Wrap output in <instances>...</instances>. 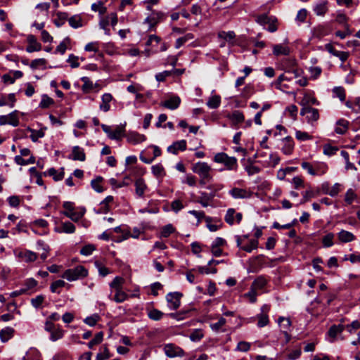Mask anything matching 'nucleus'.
Here are the masks:
<instances>
[{
  "instance_id": "1",
  "label": "nucleus",
  "mask_w": 360,
  "mask_h": 360,
  "mask_svg": "<svg viewBox=\"0 0 360 360\" xmlns=\"http://www.w3.org/2000/svg\"><path fill=\"white\" fill-rule=\"evenodd\" d=\"M88 276V270L83 266L79 265L72 269H68L62 275L63 278L69 281H74L86 278Z\"/></svg>"
},
{
  "instance_id": "2",
  "label": "nucleus",
  "mask_w": 360,
  "mask_h": 360,
  "mask_svg": "<svg viewBox=\"0 0 360 360\" xmlns=\"http://www.w3.org/2000/svg\"><path fill=\"white\" fill-rule=\"evenodd\" d=\"M217 163L223 164L228 170H236L238 160L235 157H230L225 153H218L213 158Z\"/></svg>"
},
{
  "instance_id": "3",
  "label": "nucleus",
  "mask_w": 360,
  "mask_h": 360,
  "mask_svg": "<svg viewBox=\"0 0 360 360\" xmlns=\"http://www.w3.org/2000/svg\"><path fill=\"white\" fill-rule=\"evenodd\" d=\"M212 167L205 162H198L192 166V171L204 179H212Z\"/></svg>"
},
{
  "instance_id": "4",
  "label": "nucleus",
  "mask_w": 360,
  "mask_h": 360,
  "mask_svg": "<svg viewBox=\"0 0 360 360\" xmlns=\"http://www.w3.org/2000/svg\"><path fill=\"white\" fill-rule=\"evenodd\" d=\"M300 115H305L309 123L316 122L319 118V110L310 106L303 107L300 111Z\"/></svg>"
},
{
  "instance_id": "5",
  "label": "nucleus",
  "mask_w": 360,
  "mask_h": 360,
  "mask_svg": "<svg viewBox=\"0 0 360 360\" xmlns=\"http://www.w3.org/2000/svg\"><path fill=\"white\" fill-rule=\"evenodd\" d=\"M182 294L179 292H169L166 295V300L171 309H177L181 304Z\"/></svg>"
},
{
  "instance_id": "6",
  "label": "nucleus",
  "mask_w": 360,
  "mask_h": 360,
  "mask_svg": "<svg viewBox=\"0 0 360 360\" xmlns=\"http://www.w3.org/2000/svg\"><path fill=\"white\" fill-rule=\"evenodd\" d=\"M164 352L167 356L169 358H174L177 356H183L184 355V350L174 345V344H167L164 346Z\"/></svg>"
},
{
  "instance_id": "7",
  "label": "nucleus",
  "mask_w": 360,
  "mask_h": 360,
  "mask_svg": "<svg viewBox=\"0 0 360 360\" xmlns=\"http://www.w3.org/2000/svg\"><path fill=\"white\" fill-rule=\"evenodd\" d=\"M229 194L235 199H247L252 197V192L248 189L235 187L229 191Z\"/></svg>"
},
{
  "instance_id": "8",
  "label": "nucleus",
  "mask_w": 360,
  "mask_h": 360,
  "mask_svg": "<svg viewBox=\"0 0 360 360\" xmlns=\"http://www.w3.org/2000/svg\"><path fill=\"white\" fill-rule=\"evenodd\" d=\"M18 113V112L15 110L8 115L0 116V125L8 124L13 127H17L19 124Z\"/></svg>"
},
{
  "instance_id": "9",
  "label": "nucleus",
  "mask_w": 360,
  "mask_h": 360,
  "mask_svg": "<svg viewBox=\"0 0 360 360\" xmlns=\"http://www.w3.org/2000/svg\"><path fill=\"white\" fill-rule=\"evenodd\" d=\"M28 46L26 47V51L32 53L34 51H39L41 49V45L37 41L35 36L30 34L27 38Z\"/></svg>"
},
{
  "instance_id": "10",
  "label": "nucleus",
  "mask_w": 360,
  "mask_h": 360,
  "mask_svg": "<svg viewBox=\"0 0 360 360\" xmlns=\"http://www.w3.org/2000/svg\"><path fill=\"white\" fill-rule=\"evenodd\" d=\"M181 98L178 96H174L162 102L160 105L169 110H175L179 108Z\"/></svg>"
},
{
  "instance_id": "11",
  "label": "nucleus",
  "mask_w": 360,
  "mask_h": 360,
  "mask_svg": "<svg viewBox=\"0 0 360 360\" xmlns=\"http://www.w3.org/2000/svg\"><path fill=\"white\" fill-rule=\"evenodd\" d=\"M261 309L262 313L257 316L258 319L257 326L260 328L264 327L269 323L267 312L269 309V307L266 305H264L262 307Z\"/></svg>"
},
{
  "instance_id": "12",
  "label": "nucleus",
  "mask_w": 360,
  "mask_h": 360,
  "mask_svg": "<svg viewBox=\"0 0 360 360\" xmlns=\"http://www.w3.org/2000/svg\"><path fill=\"white\" fill-rule=\"evenodd\" d=\"M186 141L185 140L177 141L167 148V151L172 154H177L179 150L184 151L186 149Z\"/></svg>"
},
{
  "instance_id": "13",
  "label": "nucleus",
  "mask_w": 360,
  "mask_h": 360,
  "mask_svg": "<svg viewBox=\"0 0 360 360\" xmlns=\"http://www.w3.org/2000/svg\"><path fill=\"white\" fill-rule=\"evenodd\" d=\"M283 146L281 150L285 155H290L292 153L294 148V142L290 136H287L283 139Z\"/></svg>"
},
{
  "instance_id": "14",
  "label": "nucleus",
  "mask_w": 360,
  "mask_h": 360,
  "mask_svg": "<svg viewBox=\"0 0 360 360\" xmlns=\"http://www.w3.org/2000/svg\"><path fill=\"white\" fill-rule=\"evenodd\" d=\"M127 141L132 144H138L146 141V137L143 134L137 132H129L127 135Z\"/></svg>"
},
{
  "instance_id": "15",
  "label": "nucleus",
  "mask_w": 360,
  "mask_h": 360,
  "mask_svg": "<svg viewBox=\"0 0 360 360\" xmlns=\"http://www.w3.org/2000/svg\"><path fill=\"white\" fill-rule=\"evenodd\" d=\"M313 169L314 176H321L325 174L328 171V166L326 163L322 162H314Z\"/></svg>"
},
{
  "instance_id": "16",
  "label": "nucleus",
  "mask_w": 360,
  "mask_h": 360,
  "mask_svg": "<svg viewBox=\"0 0 360 360\" xmlns=\"http://www.w3.org/2000/svg\"><path fill=\"white\" fill-rule=\"evenodd\" d=\"M112 100V96L110 94H104L101 97V103L100 104V110L103 112H108L110 108V103Z\"/></svg>"
},
{
  "instance_id": "17",
  "label": "nucleus",
  "mask_w": 360,
  "mask_h": 360,
  "mask_svg": "<svg viewBox=\"0 0 360 360\" xmlns=\"http://www.w3.org/2000/svg\"><path fill=\"white\" fill-rule=\"evenodd\" d=\"M18 257L21 258L25 262H34L37 258V254L30 250L20 252L18 255Z\"/></svg>"
},
{
  "instance_id": "18",
  "label": "nucleus",
  "mask_w": 360,
  "mask_h": 360,
  "mask_svg": "<svg viewBox=\"0 0 360 360\" xmlns=\"http://www.w3.org/2000/svg\"><path fill=\"white\" fill-rule=\"evenodd\" d=\"M85 213V209L82 208L80 211H76L75 209L72 212H63L64 215L70 218L73 221H78L82 218Z\"/></svg>"
},
{
  "instance_id": "19",
  "label": "nucleus",
  "mask_w": 360,
  "mask_h": 360,
  "mask_svg": "<svg viewBox=\"0 0 360 360\" xmlns=\"http://www.w3.org/2000/svg\"><path fill=\"white\" fill-rule=\"evenodd\" d=\"M214 196V193H207L205 192H201L200 196L199 197L197 202L200 203L202 207H206L209 205L208 202L212 200Z\"/></svg>"
},
{
  "instance_id": "20",
  "label": "nucleus",
  "mask_w": 360,
  "mask_h": 360,
  "mask_svg": "<svg viewBox=\"0 0 360 360\" xmlns=\"http://www.w3.org/2000/svg\"><path fill=\"white\" fill-rule=\"evenodd\" d=\"M345 328V327L342 324L333 325L328 332L329 337L333 338L331 342H333L337 335L341 333Z\"/></svg>"
},
{
  "instance_id": "21",
  "label": "nucleus",
  "mask_w": 360,
  "mask_h": 360,
  "mask_svg": "<svg viewBox=\"0 0 360 360\" xmlns=\"http://www.w3.org/2000/svg\"><path fill=\"white\" fill-rule=\"evenodd\" d=\"M72 159L74 160L84 161L86 155L84 150L79 146H74L72 151Z\"/></svg>"
},
{
  "instance_id": "22",
  "label": "nucleus",
  "mask_w": 360,
  "mask_h": 360,
  "mask_svg": "<svg viewBox=\"0 0 360 360\" xmlns=\"http://www.w3.org/2000/svg\"><path fill=\"white\" fill-rule=\"evenodd\" d=\"M163 15L161 13L156 12L153 13L151 16H148L145 19L144 22L150 25V27H152L155 26L159 20H160L162 18Z\"/></svg>"
},
{
  "instance_id": "23",
  "label": "nucleus",
  "mask_w": 360,
  "mask_h": 360,
  "mask_svg": "<svg viewBox=\"0 0 360 360\" xmlns=\"http://www.w3.org/2000/svg\"><path fill=\"white\" fill-rule=\"evenodd\" d=\"M14 334V329L11 327H6L0 331V338L2 342H6L10 340Z\"/></svg>"
},
{
  "instance_id": "24",
  "label": "nucleus",
  "mask_w": 360,
  "mask_h": 360,
  "mask_svg": "<svg viewBox=\"0 0 360 360\" xmlns=\"http://www.w3.org/2000/svg\"><path fill=\"white\" fill-rule=\"evenodd\" d=\"M338 238L342 243H349L355 239V236L351 232L342 230L338 233Z\"/></svg>"
},
{
  "instance_id": "25",
  "label": "nucleus",
  "mask_w": 360,
  "mask_h": 360,
  "mask_svg": "<svg viewBox=\"0 0 360 360\" xmlns=\"http://www.w3.org/2000/svg\"><path fill=\"white\" fill-rule=\"evenodd\" d=\"M230 119L235 124L241 123L244 121L245 117L242 112L239 110L233 111L231 115H228Z\"/></svg>"
},
{
  "instance_id": "26",
  "label": "nucleus",
  "mask_w": 360,
  "mask_h": 360,
  "mask_svg": "<svg viewBox=\"0 0 360 360\" xmlns=\"http://www.w3.org/2000/svg\"><path fill=\"white\" fill-rule=\"evenodd\" d=\"M135 187H136V193L140 196L142 197L144 194L145 190L147 188L146 184L144 182V180L143 179H138L135 181Z\"/></svg>"
},
{
  "instance_id": "27",
  "label": "nucleus",
  "mask_w": 360,
  "mask_h": 360,
  "mask_svg": "<svg viewBox=\"0 0 360 360\" xmlns=\"http://www.w3.org/2000/svg\"><path fill=\"white\" fill-rule=\"evenodd\" d=\"M273 53L275 56L288 55L290 53L289 48L282 44H276L273 47Z\"/></svg>"
},
{
  "instance_id": "28",
  "label": "nucleus",
  "mask_w": 360,
  "mask_h": 360,
  "mask_svg": "<svg viewBox=\"0 0 360 360\" xmlns=\"http://www.w3.org/2000/svg\"><path fill=\"white\" fill-rule=\"evenodd\" d=\"M349 122L345 120H340L337 122V127L335 129L338 134H345L348 129Z\"/></svg>"
},
{
  "instance_id": "29",
  "label": "nucleus",
  "mask_w": 360,
  "mask_h": 360,
  "mask_svg": "<svg viewBox=\"0 0 360 360\" xmlns=\"http://www.w3.org/2000/svg\"><path fill=\"white\" fill-rule=\"evenodd\" d=\"M75 226L70 222V221H65L62 223L60 230L58 229H56V231L58 232H64L66 233H72L75 231Z\"/></svg>"
},
{
  "instance_id": "30",
  "label": "nucleus",
  "mask_w": 360,
  "mask_h": 360,
  "mask_svg": "<svg viewBox=\"0 0 360 360\" xmlns=\"http://www.w3.org/2000/svg\"><path fill=\"white\" fill-rule=\"evenodd\" d=\"M266 284V280L264 276L257 277L252 283L251 287L256 290L262 289Z\"/></svg>"
},
{
  "instance_id": "31",
  "label": "nucleus",
  "mask_w": 360,
  "mask_h": 360,
  "mask_svg": "<svg viewBox=\"0 0 360 360\" xmlns=\"http://www.w3.org/2000/svg\"><path fill=\"white\" fill-rule=\"evenodd\" d=\"M124 133V127L117 126L115 129L110 134L109 138L112 140H120Z\"/></svg>"
},
{
  "instance_id": "32",
  "label": "nucleus",
  "mask_w": 360,
  "mask_h": 360,
  "mask_svg": "<svg viewBox=\"0 0 360 360\" xmlns=\"http://www.w3.org/2000/svg\"><path fill=\"white\" fill-rule=\"evenodd\" d=\"M220 103L221 97L218 95H214L209 98L207 105L211 109H214L219 106Z\"/></svg>"
},
{
  "instance_id": "33",
  "label": "nucleus",
  "mask_w": 360,
  "mask_h": 360,
  "mask_svg": "<svg viewBox=\"0 0 360 360\" xmlns=\"http://www.w3.org/2000/svg\"><path fill=\"white\" fill-rule=\"evenodd\" d=\"M56 15L57 18L54 20V24L56 27H60L65 24L68 18V15L67 13L58 12Z\"/></svg>"
},
{
  "instance_id": "34",
  "label": "nucleus",
  "mask_w": 360,
  "mask_h": 360,
  "mask_svg": "<svg viewBox=\"0 0 360 360\" xmlns=\"http://www.w3.org/2000/svg\"><path fill=\"white\" fill-rule=\"evenodd\" d=\"M188 213L196 217L198 222H200L202 219H205L207 223L212 221V218L206 217L203 211L190 210Z\"/></svg>"
},
{
  "instance_id": "35",
  "label": "nucleus",
  "mask_w": 360,
  "mask_h": 360,
  "mask_svg": "<svg viewBox=\"0 0 360 360\" xmlns=\"http://www.w3.org/2000/svg\"><path fill=\"white\" fill-rule=\"evenodd\" d=\"M296 63L294 59H285L283 62V70H284L285 73L289 75L291 72L292 68H295Z\"/></svg>"
},
{
  "instance_id": "36",
  "label": "nucleus",
  "mask_w": 360,
  "mask_h": 360,
  "mask_svg": "<svg viewBox=\"0 0 360 360\" xmlns=\"http://www.w3.org/2000/svg\"><path fill=\"white\" fill-rule=\"evenodd\" d=\"M327 1L318 4L314 8V11L317 15H323L327 12Z\"/></svg>"
},
{
  "instance_id": "37",
  "label": "nucleus",
  "mask_w": 360,
  "mask_h": 360,
  "mask_svg": "<svg viewBox=\"0 0 360 360\" xmlns=\"http://www.w3.org/2000/svg\"><path fill=\"white\" fill-rule=\"evenodd\" d=\"M68 22H69L70 25L72 28H75V29L79 28V27H81L83 26L82 22V18L78 15H73L71 18H70L68 20Z\"/></svg>"
},
{
  "instance_id": "38",
  "label": "nucleus",
  "mask_w": 360,
  "mask_h": 360,
  "mask_svg": "<svg viewBox=\"0 0 360 360\" xmlns=\"http://www.w3.org/2000/svg\"><path fill=\"white\" fill-rule=\"evenodd\" d=\"M193 39H194V35L192 33H188L185 36L176 39V44H175V48L179 49L186 41H188L189 40H192Z\"/></svg>"
},
{
  "instance_id": "39",
  "label": "nucleus",
  "mask_w": 360,
  "mask_h": 360,
  "mask_svg": "<svg viewBox=\"0 0 360 360\" xmlns=\"http://www.w3.org/2000/svg\"><path fill=\"white\" fill-rule=\"evenodd\" d=\"M50 339L52 341H56L63 338L64 331L60 328L59 326H58L56 328H54L51 333Z\"/></svg>"
},
{
  "instance_id": "40",
  "label": "nucleus",
  "mask_w": 360,
  "mask_h": 360,
  "mask_svg": "<svg viewBox=\"0 0 360 360\" xmlns=\"http://www.w3.org/2000/svg\"><path fill=\"white\" fill-rule=\"evenodd\" d=\"M128 297V295L127 293H125L122 289L117 290L115 291V295L113 298H111L112 300L117 303L123 302L124 300H127Z\"/></svg>"
},
{
  "instance_id": "41",
  "label": "nucleus",
  "mask_w": 360,
  "mask_h": 360,
  "mask_svg": "<svg viewBox=\"0 0 360 360\" xmlns=\"http://www.w3.org/2000/svg\"><path fill=\"white\" fill-rule=\"evenodd\" d=\"M124 283V278L120 276H116L113 281L110 283V287L116 290L122 289V284Z\"/></svg>"
},
{
  "instance_id": "42",
  "label": "nucleus",
  "mask_w": 360,
  "mask_h": 360,
  "mask_svg": "<svg viewBox=\"0 0 360 360\" xmlns=\"http://www.w3.org/2000/svg\"><path fill=\"white\" fill-rule=\"evenodd\" d=\"M14 160L15 163L19 165H27L35 162V158L34 156H31L28 160H25L21 156H15Z\"/></svg>"
},
{
  "instance_id": "43",
  "label": "nucleus",
  "mask_w": 360,
  "mask_h": 360,
  "mask_svg": "<svg viewBox=\"0 0 360 360\" xmlns=\"http://www.w3.org/2000/svg\"><path fill=\"white\" fill-rule=\"evenodd\" d=\"M151 169L153 174L157 177H162L165 175L164 167L160 164L152 166Z\"/></svg>"
},
{
  "instance_id": "44",
  "label": "nucleus",
  "mask_w": 360,
  "mask_h": 360,
  "mask_svg": "<svg viewBox=\"0 0 360 360\" xmlns=\"http://www.w3.org/2000/svg\"><path fill=\"white\" fill-rule=\"evenodd\" d=\"M273 16H269L266 14H262L256 17V22L261 25H266L269 24L271 20H273Z\"/></svg>"
},
{
  "instance_id": "45",
  "label": "nucleus",
  "mask_w": 360,
  "mask_h": 360,
  "mask_svg": "<svg viewBox=\"0 0 360 360\" xmlns=\"http://www.w3.org/2000/svg\"><path fill=\"white\" fill-rule=\"evenodd\" d=\"M333 93L335 97H338L341 101L345 100L346 94L345 90L342 86H336L333 89Z\"/></svg>"
},
{
  "instance_id": "46",
  "label": "nucleus",
  "mask_w": 360,
  "mask_h": 360,
  "mask_svg": "<svg viewBox=\"0 0 360 360\" xmlns=\"http://www.w3.org/2000/svg\"><path fill=\"white\" fill-rule=\"evenodd\" d=\"M82 80L84 82L82 86V89L84 92L87 93L94 89V84L88 77H84L82 78Z\"/></svg>"
},
{
  "instance_id": "47",
  "label": "nucleus",
  "mask_w": 360,
  "mask_h": 360,
  "mask_svg": "<svg viewBox=\"0 0 360 360\" xmlns=\"http://www.w3.org/2000/svg\"><path fill=\"white\" fill-rule=\"evenodd\" d=\"M102 181L103 177L98 176L95 179L91 180V187L98 193H101L103 191V187L100 185Z\"/></svg>"
},
{
  "instance_id": "48",
  "label": "nucleus",
  "mask_w": 360,
  "mask_h": 360,
  "mask_svg": "<svg viewBox=\"0 0 360 360\" xmlns=\"http://www.w3.org/2000/svg\"><path fill=\"white\" fill-rule=\"evenodd\" d=\"M163 313L158 309H153L148 312V316L154 321H159L162 319Z\"/></svg>"
},
{
  "instance_id": "49",
  "label": "nucleus",
  "mask_w": 360,
  "mask_h": 360,
  "mask_svg": "<svg viewBox=\"0 0 360 360\" xmlns=\"http://www.w3.org/2000/svg\"><path fill=\"white\" fill-rule=\"evenodd\" d=\"M103 338V333L99 332L98 333L95 337L88 343V347L89 348H93L95 345L100 344Z\"/></svg>"
},
{
  "instance_id": "50",
  "label": "nucleus",
  "mask_w": 360,
  "mask_h": 360,
  "mask_svg": "<svg viewBox=\"0 0 360 360\" xmlns=\"http://www.w3.org/2000/svg\"><path fill=\"white\" fill-rule=\"evenodd\" d=\"M175 231L172 224H167L162 228L160 235L161 237L167 238Z\"/></svg>"
},
{
  "instance_id": "51",
  "label": "nucleus",
  "mask_w": 360,
  "mask_h": 360,
  "mask_svg": "<svg viewBox=\"0 0 360 360\" xmlns=\"http://www.w3.org/2000/svg\"><path fill=\"white\" fill-rule=\"evenodd\" d=\"M218 37L221 39H223L227 41H231L236 37V34H235L234 32H233V31H229L227 32H224V31H221V32H219Z\"/></svg>"
},
{
  "instance_id": "52",
  "label": "nucleus",
  "mask_w": 360,
  "mask_h": 360,
  "mask_svg": "<svg viewBox=\"0 0 360 360\" xmlns=\"http://www.w3.org/2000/svg\"><path fill=\"white\" fill-rule=\"evenodd\" d=\"M236 214V210L233 208H230L227 210L226 214L224 217V220L229 225H233L234 224V214Z\"/></svg>"
},
{
  "instance_id": "53",
  "label": "nucleus",
  "mask_w": 360,
  "mask_h": 360,
  "mask_svg": "<svg viewBox=\"0 0 360 360\" xmlns=\"http://www.w3.org/2000/svg\"><path fill=\"white\" fill-rule=\"evenodd\" d=\"M295 137L297 140L300 141H304L312 139V136L309 135L307 132L299 130H297L295 131Z\"/></svg>"
},
{
  "instance_id": "54",
  "label": "nucleus",
  "mask_w": 360,
  "mask_h": 360,
  "mask_svg": "<svg viewBox=\"0 0 360 360\" xmlns=\"http://www.w3.org/2000/svg\"><path fill=\"white\" fill-rule=\"evenodd\" d=\"M53 103V100L47 96L46 95H44L42 96V99L39 103V107L41 108H46L49 107Z\"/></svg>"
},
{
  "instance_id": "55",
  "label": "nucleus",
  "mask_w": 360,
  "mask_h": 360,
  "mask_svg": "<svg viewBox=\"0 0 360 360\" xmlns=\"http://www.w3.org/2000/svg\"><path fill=\"white\" fill-rule=\"evenodd\" d=\"M48 174L50 176H52L53 177V179L55 181H60L62 180L64 177V172H61L60 173H58L57 170L54 168H51L48 171Z\"/></svg>"
},
{
  "instance_id": "56",
  "label": "nucleus",
  "mask_w": 360,
  "mask_h": 360,
  "mask_svg": "<svg viewBox=\"0 0 360 360\" xmlns=\"http://www.w3.org/2000/svg\"><path fill=\"white\" fill-rule=\"evenodd\" d=\"M258 246V241L257 240H251L247 245L240 247V248L245 252H250L252 250L257 249Z\"/></svg>"
},
{
  "instance_id": "57",
  "label": "nucleus",
  "mask_w": 360,
  "mask_h": 360,
  "mask_svg": "<svg viewBox=\"0 0 360 360\" xmlns=\"http://www.w3.org/2000/svg\"><path fill=\"white\" fill-rule=\"evenodd\" d=\"M333 238H334V234L332 233H329L326 234L322 240V243L323 244V246L325 247H330L333 245Z\"/></svg>"
},
{
  "instance_id": "58",
  "label": "nucleus",
  "mask_w": 360,
  "mask_h": 360,
  "mask_svg": "<svg viewBox=\"0 0 360 360\" xmlns=\"http://www.w3.org/2000/svg\"><path fill=\"white\" fill-rule=\"evenodd\" d=\"M226 323V320L221 317L217 323H212L210 328L214 331H219Z\"/></svg>"
},
{
  "instance_id": "59",
  "label": "nucleus",
  "mask_w": 360,
  "mask_h": 360,
  "mask_svg": "<svg viewBox=\"0 0 360 360\" xmlns=\"http://www.w3.org/2000/svg\"><path fill=\"white\" fill-rule=\"evenodd\" d=\"M30 131H32L30 138L33 142L37 141V140L39 138H42L44 136V132L42 129H40V130L30 129Z\"/></svg>"
},
{
  "instance_id": "60",
  "label": "nucleus",
  "mask_w": 360,
  "mask_h": 360,
  "mask_svg": "<svg viewBox=\"0 0 360 360\" xmlns=\"http://www.w3.org/2000/svg\"><path fill=\"white\" fill-rule=\"evenodd\" d=\"M95 266L98 269V273L101 276L104 277L107 276L108 274H110V270L108 269V268L102 265L100 262H96Z\"/></svg>"
},
{
  "instance_id": "61",
  "label": "nucleus",
  "mask_w": 360,
  "mask_h": 360,
  "mask_svg": "<svg viewBox=\"0 0 360 360\" xmlns=\"http://www.w3.org/2000/svg\"><path fill=\"white\" fill-rule=\"evenodd\" d=\"M356 198V195L354 193V191L352 188H349L346 192L345 200L348 205H350Z\"/></svg>"
},
{
  "instance_id": "62",
  "label": "nucleus",
  "mask_w": 360,
  "mask_h": 360,
  "mask_svg": "<svg viewBox=\"0 0 360 360\" xmlns=\"http://www.w3.org/2000/svg\"><path fill=\"white\" fill-rule=\"evenodd\" d=\"M203 337V333L200 329L194 330L190 335V338L193 341H199Z\"/></svg>"
},
{
  "instance_id": "63",
  "label": "nucleus",
  "mask_w": 360,
  "mask_h": 360,
  "mask_svg": "<svg viewBox=\"0 0 360 360\" xmlns=\"http://www.w3.org/2000/svg\"><path fill=\"white\" fill-rule=\"evenodd\" d=\"M338 150V148L335 146H332L329 144H326L323 146V153L326 155H333Z\"/></svg>"
},
{
  "instance_id": "64",
  "label": "nucleus",
  "mask_w": 360,
  "mask_h": 360,
  "mask_svg": "<svg viewBox=\"0 0 360 360\" xmlns=\"http://www.w3.org/2000/svg\"><path fill=\"white\" fill-rule=\"evenodd\" d=\"M95 250V246L94 245H84L80 250V254L84 256H88L92 254L93 251Z\"/></svg>"
}]
</instances>
